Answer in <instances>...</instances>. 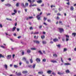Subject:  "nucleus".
<instances>
[{
    "mask_svg": "<svg viewBox=\"0 0 76 76\" xmlns=\"http://www.w3.org/2000/svg\"><path fill=\"white\" fill-rule=\"evenodd\" d=\"M32 7L34 6H37V4H34L33 5H32Z\"/></svg>",
    "mask_w": 76,
    "mask_h": 76,
    "instance_id": "6e6d98bb",
    "label": "nucleus"
},
{
    "mask_svg": "<svg viewBox=\"0 0 76 76\" xmlns=\"http://www.w3.org/2000/svg\"><path fill=\"white\" fill-rule=\"evenodd\" d=\"M35 66H36L35 64L33 65L32 66V67H33V69H34V68H35Z\"/></svg>",
    "mask_w": 76,
    "mask_h": 76,
    "instance_id": "58836bf2",
    "label": "nucleus"
},
{
    "mask_svg": "<svg viewBox=\"0 0 76 76\" xmlns=\"http://www.w3.org/2000/svg\"><path fill=\"white\" fill-rule=\"evenodd\" d=\"M39 34V32H35L34 33H33L34 34Z\"/></svg>",
    "mask_w": 76,
    "mask_h": 76,
    "instance_id": "4c0bfd02",
    "label": "nucleus"
},
{
    "mask_svg": "<svg viewBox=\"0 0 76 76\" xmlns=\"http://www.w3.org/2000/svg\"><path fill=\"white\" fill-rule=\"evenodd\" d=\"M42 42L43 44H47V42L45 41H43Z\"/></svg>",
    "mask_w": 76,
    "mask_h": 76,
    "instance_id": "f3484780",
    "label": "nucleus"
},
{
    "mask_svg": "<svg viewBox=\"0 0 76 76\" xmlns=\"http://www.w3.org/2000/svg\"><path fill=\"white\" fill-rule=\"evenodd\" d=\"M58 16H61V14L60 13L57 14Z\"/></svg>",
    "mask_w": 76,
    "mask_h": 76,
    "instance_id": "680f3d73",
    "label": "nucleus"
},
{
    "mask_svg": "<svg viewBox=\"0 0 76 76\" xmlns=\"http://www.w3.org/2000/svg\"><path fill=\"white\" fill-rule=\"evenodd\" d=\"M50 43V44H53V41H51Z\"/></svg>",
    "mask_w": 76,
    "mask_h": 76,
    "instance_id": "774afa93",
    "label": "nucleus"
},
{
    "mask_svg": "<svg viewBox=\"0 0 76 76\" xmlns=\"http://www.w3.org/2000/svg\"><path fill=\"white\" fill-rule=\"evenodd\" d=\"M51 15V14L48 13V14H47V16H49V15Z\"/></svg>",
    "mask_w": 76,
    "mask_h": 76,
    "instance_id": "338daca9",
    "label": "nucleus"
},
{
    "mask_svg": "<svg viewBox=\"0 0 76 76\" xmlns=\"http://www.w3.org/2000/svg\"><path fill=\"white\" fill-rule=\"evenodd\" d=\"M66 4H67L68 5H69L70 4V2H68V3H66Z\"/></svg>",
    "mask_w": 76,
    "mask_h": 76,
    "instance_id": "e2e57ef3",
    "label": "nucleus"
},
{
    "mask_svg": "<svg viewBox=\"0 0 76 76\" xmlns=\"http://www.w3.org/2000/svg\"><path fill=\"white\" fill-rule=\"evenodd\" d=\"M16 27H14L12 29V31H15L16 29Z\"/></svg>",
    "mask_w": 76,
    "mask_h": 76,
    "instance_id": "6ab92c4d",
    "label": "nucleus"
},
{
    "mask_svg": "<svg viewBox=\"0 0 76 76\" xmlns=\"http://www.w3.org/2000/svg\"><path fill=\"white\" fill-rule=\"evenodd\" d=\"M14 67H15V68H18V66L17 65H14Z\"/></svg>",
    "mask_w": 76,
    "mask_h": 76,
    "instance_id": "bb28decb",
    "label": "nucleus"
},
{
    "mask_svg": "<svg viewBox=\"0 0 76 76\" xmlns=\"http://www.w3.org/2000/svg\"><path fill=\"white\" fill-rule=\"evenodd\" d=\"M26 61V63L27 64H29V62H28V61Z\"/></svg>",
    "mask_w": 76,
    "mask_h": 76,
    "instance_id": "5fc2aeb1",
    "label": "nucleus"
},
{
    "mask_svg": "<svg viewBox=\"0 0 76 76\" xmlns=\"http://www.w3.org/2000/svg\"><path fill=\"white\" fill-rule=\"evenodd\" d=\"M36 61L37 62V63H39L41 61V60L39 58H37L36 59Z\"/></svg>",
    "mask_w": 76,
    "mask_h": 76,
    "instance_id": "20e7f679",
    "label": "nucleus"
},
{
    "mask_svg": "<svg viewBox=\"0 0 76 76\" xmlns=\"http://www.w3.org/2000/svg\"><path fill=\"white\" fill-rule=\"evenodd\" d=\"M58 30H59V32H60V33H62L63 32H64V30L63 28H59Z\"/></svg>",
    "mask_w": 76,
    "mask_h": 76,
    "instance_id": "f257e3e1",
    "label": "nucleus"
},
{
    "mask_svg": "<svg viewBox=\"0 0 76 76\" xmlns=\"http://www.w3.org/2000/svg\"><path fill=\"white\" fill-rule=\"evenodd\" d=\"M28 3H26L25 4V7H26V6H28Z\"/></svg>",
    "mask_w": 76,
    "mask_h": 76,
    "instance_id": "e433bc0d",
    "label": "nucleus"
},
{
    "mask_svg": "<svg viewBox=\"0 0 76 76\" xmlns=\"http://www.w3.org/2000/svg\"><path fill=\"white\" fill-rule=\"evenodd\" d=\"M23 74H26V73H28V71H23L22 72Z\"/></svg>",
    "mask_w": 76,
    "mask_h": 76,
    "instance_id": "2eb2a0df",
    "label": "nucleus"
},
{
    "mask_svg": "<svg viewBox=\"0 0 76 76\" xmlns=\"http://www.w3.org/2000/svg\"><path fill=\"white\" fill-rule=\"evenodd\" d=\"M15 48H11V50H15Z\"/></svg>",
    "mask_w": 76,
    "mask_h": 76,
    "instance_id": "13d9d810",
    "label": "nucleus"
},
{
    "mask_svg": "<svg viewBox=\"0 0 76 76\" xmlns=\"http://www.w3.org/2000/svg\"><path fill=\"white\" fill-rule=\"evenodd\" d=\"M13 11L15 13H17V10H14Z\"/></svg>",
    "mask_w": 76,
    "mask_h": 76,
    "instance_id": "c756f323",
    "label": "nucleus"
},
{
    "mask_svg": "<svg viewBox=\"0 0 76 76\" xmlns=\"http://www.w3.org/2000/svg\"><path fill=\"white\" fill-rule=\"evenodd\" d=\"M37 9L38 11H39V12H40V11H41V10L39 8H37Z\"/></svg>",
    "mask_w": 76,
    "mask_h": 76,
    "instance_id": "8fccbe9b",
    "label": "nucleus"
},
{
    "mask_svg": "<svg viewBox=\"0 0 76 76\" xmlns=\"http://www.w3.org/2000/svg\"><path fill=\"white\" fill-rule=\"evenodd\" d=\"M15 12L13 13H12L11 15H12V16H14V15H15Z\"/></svg>",
    "mask_w": 76,
    "mask_h": 76,
    "instance_id": "37998d69",
    "label": "nucleus"
},
{
    "mask_svg": "<svg viewBox=\"0 0 76 76\" xmlns=\"http://www.w3.org/2000/svg\"><path fill=\"white\" fill-rule=\"evenodd\" d=\"M51 72H52V71L49 70L47 71V73H48V74H50Z\"/></svg>",
    "mask_w": 76,
    "mask_h": 76,
    "instance_id": "4468645a",
    "label": "nucleus"
},
{
    "mask_svg": "<svg viewBox=\"0 0 76 76\" xmlns=\"http://www.w3.org/2000/svg\"><path fill=\"white\" fill-rule=\"evenodd\" d=\"M22 64V62H20V63H19V65H20V66H21V65Z\"/></svg>",
    "mask_w": 76,
    "mask_h": 76,
    "instance_id": "0e129e2a",
    "label": "nucleus"
},
{
    "mask_svg": "<svg viewBox=\"0 0 76 76\" xmlns=\"http://www.w3.org/2000/svg\"><path fill=\"white\" fill-rule=\"evenodd\" d=\"M38 74L39 75H42L43 74V72H38Z\"/></svg>",
    "mask_w": 76,
    "mask_h": 76,
    "instance_id": "ddd939ff",
    "label": "nucleus"
},
{
    "mask_svg": "<svg viewBox=\"0 0 76 76\" xmlns=\"http://www.w3.org/2000/svg\"><path fill=\"white\" fill-rule=\"evenodd\" d=\"M12 57V55H8L7 56V60H10L11 58V57Z\"/></svg>",
    "mask_w": 76,
    "mask_h": 76,
    "instance_id": "f03ea898",
    "label": "nucleus"
},
{
    "mask_svg": "<svg viewBox=\"0 0 76 76\" xmlns=\"http://www.w3.org/2000/svg\"><path fill=\"white\" fill-rule=\"evenodd\" d=\"M74 10V8H73V7L71 6L70 7V10L71 11L73 10Z\"/></svg>",
    "mask_w": 76,
    "mask_h": 76,
    "instance_id": "dca6fc26",
    "label": "nucleus"
},
{
    "mask_svg": "<svg viewBox=\"0 0 76 76\" xmlns=\"http://www.w3.org/2000/svg\"><path fill=\"white\" fill-rule=\"evenodd\" d=\"M61 61L62 63H63V58H61Z\"/></svg>",
    "mask_w": 76,
    "mask_h": 76,
    "instance_id": "3c124183",
    "label": "nucleus"
},
{
    "mask_svg": "<svg viewBox=\"0 0 76 76\" xmlns=\"http://www.w3.org/2000/svg\"><path fill=\"white\" fill-rule=\"evenodd\" d=\"M27 52L28 53H31V50L29 49H28L27 51Z\"/></svg>",
    "mask_w": 76,
    "mask_h": 76,
    "instance_id": "412c9836",
    "label": "nucleus"
},
{
    "mask_svg": "<svg viewBox=\"0 0 76 76\" xmlns=\"http://www.w3.org/2000/svg\"><path fill=\"white\" fill-rule=\"evenodd\" d=\"M32 7L34 6H37V4H34L33 5H32Z\"/></svg>",
    "mask_w": 76,
    "mask_h": 76,
    "instance_id": "4d7b16f0",
    "label": "nucleus"
},
{
    "mask_svg": "<svg viewBox=\"0 0 76 76\" xmlns=\"http://www.w3.org/2000/svg\"><path fill=\"white\" fill-rule=\"evenodd\" d=\"M48 22L51 23V20L50 19H48Z\"/></svg>",
    "mask_w": 76,
    "mask_h": 76,
    "instance_id": "f704fd0d",
    "label": "nucleus"
},
{
    "mask_svg": "<svg viewBox=\"0 0 76 76\" xmlns=\"http://www.w3.org/2000/svg\"><path fill=\"white\" fill-rule=\"evenodd\" d=\"M57 47H59V48H60V45H57Z\"/></svg>",
    "mask_w": 76,
    "mask_h": 76,
    "instance_id": "09e8293b",
    "label": "nucleus"
},
{
    "mask_svg": "<svg viewBox=\"0 0 76 76\" xmlns=\"http://www.w3.org/2000/svg\"><path fill=\"white\" fill-rule=\"evenodd\" d=\"M51 62H52V63H57V62L56 61H54V60H52L51 61Z\"/></svg>",
    "mask_w": 76,
    "mask_h": 76,
    "instance_id": "423d86ee",
    "label": "nucleus"
},
{
    "mask_svg": "<svg viewBox=\"0 0 76 76\" xmlns=\"http://www.w3.org/2000/svg\"><path fill=\"white\" fill-rule=\"evenodd\" d=\"M52 75H53L54 76H56V73H55L53 72L52 73Z\"/></svg>",
    "mask_w": 76,
    "mask_h": 76,
    "instance_id": "79ce46f5",
    "label": "nucleus"
},
{
    "mask_svg": "<svg viewBox=\"0 0 76 76\" xmlns=\"http://www.w3.org/2000/svg\"><path fill=\"white\" fill-rule=\"evenodd\" d=\"M1 48H5V47L3 46H1Z\"/></svg>",
    "mask_w": 76,
    "mask_h": 76,
    "instance_id": "864d4df0",
    "label": "nucleus"
},
{
    "mask_svg": "<svg viewBox=\"0 0 76 76\" xmlns=\"http://www.w3.org/2000/svg\"><path fill=\"white\" fill-rule=\"evenodd\" d=\"M34 42L36 43V44H39V41L38 40H34Z\"/></svg>",
    "mask_w": 76,
    "mask_h": 76,
    "instance_id": "39448f33",
    "label": "nucleus"
},
{
    "mask_svg": "<svg viewBox=\"0 0 76 76\" xmlns=\"http://www.w3.org/2000/svg\"><path fill=\"white\" fill-rule=\"evenodd\" d=\"M21 6H22L24 8H25V7H26L25 6V5H24V4H23V3H21Z\"/></svg>",
    "mask_w": 76,
    "mask_h": 76,
    "instance_id": "1a4fd4ad",
    "label": "nucleus"
},
{
    "mask_svg": "<svg viewBox=\"0 0 76 76\" xmlns=\"http://www.w3.org/2000/svg\"><path fill=\"white\" fill-rule=\"evenodd\" d=\"M23 60H24V61H26V59L25 58H23Z\"/></svg>",
    "mask_w": 76,
    "mask_h": 76,
    "instance_id": "72a5a7b5",
    "label": "nucleus"
},
{
    "mask_svg": "<svg viewBox=\"0 0 76 76\" xmlns=\"http://www.w3.org/2000/svg\"><path fill=\"white\" fill-rule=\"evenodd\" d=\"M41 38L42 39H44V38H45V36L44 35L42 36H41Z\"/></svg>",
    "mask_w": 76,
    "mask_h": 76,
    "instance_id": "4be33fe9",
    "label": "nucleus"
},
{
    "mask_svg": "<svg viewBox=\"0 0 76 76\" xmlns=\"http://www.w3.org/2000/svg\"><path fill=\"white\" fill-rule=\"evenodd\" d=\"M37 19H40V18H41V16L39 15H38L37 17Z\"/></svg>",
    "mask_w": 76,
    "mask_h": 76,
    "instance_id": "9b49d317",
    "label": "nucleus"
},
{
    "mask_svg": "<svg viewBox=\"0 0 76 76\" xmlns=\"http://www.w3.org/2000/svg\"><path fill=\"white\" fill-rule=\"evenodd\" d=\"M72 35L74 37H76V34L75 33H73L72 34Z\"/></svg>",
    "mask_w": 76,
    "mask_h": 76,
    "instance_id": "b1692460",
    "label": "nucleus"
},
{
    "mask_svg": "<svg viewBox=\"0 0 76 76\" xmlns=\"http://www.w3.org/2000/svg\"><path fill=\"white\" fill-rule=\"evenodd\" d=\"M59 24H60V25H63V23H62V22L61 21H59Z\"/></svg>",
    "mask_w": 76,
    "mask_h": 76,
    "instance_id": "a19ab883",
    "label": "nucleus"
},
{
    "mask_svg": "<svg viewBox=\"0 0 76 76\" xmlns=\"http://www.w3.org/2000/svg\"><path fill=\"white\" fill-rule=\"evenodd\" d=\"M38 52L39 53H40V54H42V55L43 54L42 52H41V51L39 50Z\"/></svg>",
    "mask_w": 76,
    "mask_h": 76,
    "instance_id": "cd10ccee",
    "label": "nucleus"
},
{
    "mask_svg": "<svg viewBox=\"0 0 76 76\" xmlns=\"http://www.w3.org/2000/svg\"><path fill=\"white\" fill-rule=\"evenodd\" d=\"M42 61L43 62H45L46 61V59L44 58L42 60Z\"/></svg>",
    "mask_w": 76,
    "mask_h": 76,
    "instance_id": "473e14b6",
    "label": "nucleus"
},
{
    "mask_svg": "<svg viewBox=\"0 0 76 76\" xmlns=\"http://www.w3.org/2000/svg\"><path fill=\"white\" fill-rule=\"evenodd\" d=\"M69 40V38H66V41H68Z\"/></svg>",
    "mask_w": 76,
    "mask_h": 76,
    "instance_id": "ea45409f",
    "label": "nucleus"
},
{
    "mask_svg": "<svg viewBox=\"0 0 76 76\" xmlns=\"http://www.w3.org/2000/svg\"><path fill=\"white\" fill-rule=\"evenodd\" d=\"M33 18H34V17H33V16L29 17V18H27V19H33Z\"/></svg>",
    "mask_w": 76,
    "mask_h": 76,
    "instance_id": "6e6552de",
    "label": "nucleus"
},
{
    "mask_svg": "<svg viewBox=\"0 0 76 76\" xmlns=\"http://www.w3.org/2000/svg\"><path fill=\"white\" fill-rule=\"evenodd\" d=\"M67 51V49L64 48V51Z\"/></svg>",
    "mask_w": 76,
    "mask_h": 76,
    "instance_id": "de8ad7c7",
    "label": "nucleus"
},
{
    "mask_svg": "<svg viewBox=\"0 0 76 76\" xmlns=\"http://www.w3.org/2000/svg\"><path fill=\"white\" fill-rule=\"evenodd\" d=\"M13 35H14V36L15 37H16V33H14V34H13Z\"/></svg>",
    "mask_w": 76,
    "mask_h": 76,
    "instance_id": "052dcab7",
    "label": "nucleus"
},
{
    "mask_svg": "<svg viewBox=\"0 0 76 76\" xmlns=\"http://www.w3.org/2000/svg\"><path fill=\"white\" fill-rule=\"evenodd\" d=\"M15 74L16 75H17V76H19V73H18V72H16L15 73Z\"/></svg>",
    "mask_w": 76,
    "mask_h": 76,
    "instance_id": "c85d7f7f",
    "label": "nucleus"
},
{
    "mask_svg": "<svg viewBox=\"0 0 76 76\" xmlns=\"http://www.w3.org/2000/svg\"><path fill=\"white\" fill-rule=\"evenodd\" d=\"M44 25H45V26H47V23H43Z\"/></svg>",
    "mask_w": 76,
    "mask_h": 76,
    "instance_id": "bf43d9fd",
    "label": "nucleus"
},
{
    "mask_svg": "<svg viewBox=\"0 0 76 76\" xmlns=\"http://www.w3.org/2000/svg\"><path fill=\"white\" fill-rule=\"evenodd\" d=\"M31 50H36L37 48H31Z\"/></svg>",
    "mask_w": 76,
    "mask_h": 76,
    "instance_id": "5701e85b",
    "label": "nucleus"
},
{
    "mask_svg": "<svg viewBox=\"0 0 76 76\" xmlns=\"http://www.w3.org/2000/svg\"><path fill=\"white\" fill-rule=\"evenodd\" d=\"M16 6L17 7H18L19 6V3H17L16 4Z\"/></svg>",
    "mask_w": 76,
    "mask_h": 76,
    "instance_id": "c03bdc74",
    "label": "nucleus"
},
{
    "mask_svg": "<svg viewBox=\"0 0 76 76\" xmlns=\"http://www.w3.org/2000/svg\"><path fill=\"white\" fill-rule=\"evenodd\" d=\"M37 3H41L42 2V1L41 0H39L37 1Z\"/></svg>",
    "mask_w": 76,
    "mask_h": 76,
    "instance_id": "f8f14e48",
    "label": "nucleus"
},
{
    "mask_svg": "<svg viewBox=\"0 0 76 76\" xmlns=\"http://www.w3.org/2000/svg\"><path fill=\"white\" fill-rule=\"evenodd\" d=\"M64 65L68 66V65H70V63H65L64 64Z\"/></svg>",
    "mask_w": 76,
    "mask_h": 76,
    "instance_id": "7c9ffc66",
    "label": "nucleus"
},
{
    "mask_svg": "<svg viewBox=\"0 0 76 76\" xmlns=\"http://www.w3.org/2000/svg\"><path fill=\"white\" fill-rule=\"evenodd\" d=\"M53 56L55 57H57V55L56 54H55L53 55Z\"/></svg>",
    "mask_w": 76,
    "mask_h": 76,
    "instance_id": "393cba45",
    "label": "nucleus"
},
{
    "mask_svg": "<svg viewBox=\"0 0 76 76\" xmlns=\"http://www.w3.org/2000/svg\"><path fill=\"white\" fill-rule=\"evenodd\" d=\"M65 72L66 73H70V71L68 69L66 70Z\"/></svg>",
    "mask_w": 76,
    "mask_h": 76,
    "instance_id": "a211bd4d",
    "label": "nucleus"
},
{
    "mask_svg": "<svg viewBox=\"0 0 76 76\" xmlns=\"http://www.w3.org/2000/svg\"><path fill=\"white\" fill-rule=\"evenodd\" d=\"M4 67L6 69V70H7V65L6 64H5V65H4Z\"/></svg>",
    "mask_w": 76,
    "mask_h": 76,
    "instance_id": "aec40b11",
    "label": "nucleus"
},
{
    "mask_svg": "<svg viewBox=\"0 0 76 76\" xmlns=\"http://www.w3.org/2000/svg\"><path fill=\"white\" fill-rule=\"evenodd\" d=\"M5 6H8L9 7H10V6H11V5L9 4H5Z\"/></svg>",
    "mask_w": 76,
    "mask_h": 76,
    "instance_id": "9d476101",
    "label": "nucleus"
},
{
    "mask_svg": "<svg viewBox=\"0 0 76 76\" xmlns=\"http://www.w3.org/2000/svg\"><path fill=\"white\" fill-rule=\"evenodd\" d=\"M30 63H33V61L32 60V58H31V59H30Z\"/></svg>",
    "mask_w": 76,
    "mask_h": 76,
    "instance_id": "2f4dec72",
    "label": "nucleus"
},
{
    "mask_svg": "<svg viewBox=\"0 0 76 76\" xmlns=\"http://www.w3.org/2000/svg\"><path fill=\"white\" fill-rule=\"evenodd\" d=\"M15 54L12 55L13 58H15Z\"/></svg>",
    "mask_w": 76,
    "mask_h": 76,
    "instance_id": "a18cd8bd",
    "label": "nucleus"
},
{
    "mask_svg": "<svg viewBox=\"0 0 76 76\" xmlns=\"http://www.w3.org/2000/svg\"><path fill=\"white\" fill-rule=\"evenodd\" d=\"M28 1L30 3H33L35 2V0H33L32 1H31V0H28Z\"/></svg>",
    "mask_w": 76,
    "mask_h": 76,
    "instance_id": "7ed1b4c3",
    "label": "nucleus"
},
{
    "mask_svg": "<svg viewBox=\"0 0 76 76\" xmlns=\"http://www.w3.org/2000/svg\"><path fill=\"white\" fill-rule=\"evenodd\" d=\"M66 38H69V36L68 35H66Z\"/></svg>",
    "mask_w": 76,
    "mask_h": 76,
    "instance_id": "c9c22d12",
    "label": "nucleus"
},
{
    "mask_svg": "<svg viewBox=\"0 0 76 76\" xmlns=\"http://www.w3.org/2000/svg\"><path fill=\"white\" fill-rule=\"evenodd\" d=\"M58 75H63V73L60 72H58Z\"/></svg>",
    "mask_w": 76,
    "mask_h": 76,
    "instance_id": "a878e982",
    "label": "nucleus"
},
{
    "mask_svg": "<svg viewBox=\"0 0 76 76\" xmlns=\"http://www.w3.org/2000/svg\"><path fill=\"white\" fill-rule=\"evenodd\" d=\"M30 30H32L33 29V28H32V27H31L29 28Z\"/></svg>",
    "mask_w": 76,
    "mask_h": 76,
    "instance_id": "49530a36",
    "label": "nucleus"
},
{
    "mask_svg": "<svg viewBox=\"0 0 76 76\" xmlns=\"http://www.w3.org/2000/svg\"><path fill=\"white\" fill-rule=\"evenodd\" d=\"M1 57H2V58H4V56L1 54Z\"/></svg>",
    "mask_w": 76,
    "mask_h": 76,
    "instance_id": "603ef678",
    "label": "nucleus"
},
{
    "mask_svg": "<svg viewBox=\"0 0 76 76\" xmlns=\"http://www.w3.org/2000/svg\"><path fill=\"white\" fill-rule=\"evenodd\" d=\"M32 66L31 65L28 66L29 67H32Z\"/></svg>",
    "mask_w": 76,
    "mask_h": 76,
    "instance_id": "69168bd1",
    "label": "nucleus"
},
{
    "mask_svg": "<svg viewBox=\"0 0 76 76\" xmlns=\"http://www.w3.org/2000/svg\"><path fill=\"white\" fill-rule=\"evenodd\" d=\"M53 41L54 42H57V41H58V40L57 39H53Z\"/></svg>",
    "mask_w": 76,
    "mask_h": 76,
    "instance_id": "0eeeda50",
    "label": "nucleus"
}]
</instances>
